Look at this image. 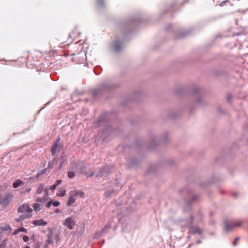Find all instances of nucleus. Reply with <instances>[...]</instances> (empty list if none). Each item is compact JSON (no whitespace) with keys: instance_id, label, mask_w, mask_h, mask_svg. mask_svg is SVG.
Instances as JSON below:
<instances>
[{"instance_id":"f257e3e1","label":"nucleus","mask_w":248,"mask_h":248,"mask_svg":"<svg viewBox=\"0 0 248 248\" xmlns=\"http://www.w3.org/2000/svg\"><path fill=\"white\" fill-rule=\"evenodd\" d=\"M243 222L241 220L235 223L233 220L225 219L224 221V230L227 232H230L234 227L241 226Z\"/></svg>"},{"instance_id":"f03ea898","label":"nucleus","mask_w":248,"mask_h":248,"mask_svg":"<svg viewBox=\"0 0 248 248\" xmlns=\"http://www.w3.org/2000/svg\"><path fill=\"white\" fill-rule=\"evenodd\" d=\"M202 215L200 212H199L195 217L191 216L188 218L186 220V223L182 224V227H188L190 226L192 222H199L202 220Z\"/></svg>"},{"instance_id":"7ed1b4c3","label":"nucleus","mask_w":248,"mask_h":248,"mask_svg":"<svg viewBox=\"0 0 248 248\" xmlns=\"http://www.w3.org/2000/svg\"><path fill=\"white\" fill-rule=\"evenodd\" d=\"M14 198V195L11 193L6 194L4 197L0 195V205L3 206H7Z\"/></svg>"},{"instance_id":"20e7f679","label":"nucleus","mask_w":248,"mask_h":248,"mask_svg":"<svg viewBox=\"0 0 248 248\" xmlns=\"http://www.w3.org/2000/svg\"><path fill=\"white\" fill-rule=\"evenodd\" d=\"M111 88V86L108 83H103L99 87L95 89L92 92V95L95 96L103 92L108 90Z\"/></svg>"},{"instance_id":"39448f33","label":"nucleus","mask_w":248,"mask_h":248,"mask_svg":"<svg viewBox=\"0 0 248 248\" xmlns=\"http://www.w3.org/2000/svg\"><path fill=\"white\" fill-rule=\"evenodd\" d=\"M84 195V193L81 191H76L73 192V193L71 194L70 196L69 197L68 201L67 203V206H70L75 202V198L76 197L79 196L80 198H82Z\"/></svg>"},{"instance_id":"423d86ee","label":"nucleus","mask_w":248,"mask_h":248,"mask_svg":"<svg viewBox=\"0 0 248 248\" xmlns=\"http://www.w3.org/2000/svg\"><path fill=\"white\" fill-rule=\"evenodd\" d=\"M64 226H66L69 229L72 230L76 225L75 218L73 217H67L63 222Z\"/></svg>"},{"instance_id":"0eeeda50","label":"nucleus","mask_w":248,"mask_h":248,"mask_svg":"<svg viewBox=\"0 0 248 248\" xmlns=\"http://www.w3.org/2000/svg\"><path fill=\"white\" fill-rule=\"evenodd\" d=\"M32 212V209L29 207L27 203H24L20 205L17 209V212L18 213H26L31 214Z\"/></svg>"},{"instance_id":"6e6552de","label":"nucleus","mask_w":248,"mask_h":248,"mask_svg":"<svg viewBox=\"0 0 248 248\" xmlns=\"http://www.w3.org/2000/svg\"><path fill=\"white\" fill-rule=\"evenodd\" d=\"M83 162L79 163L76 165L75 167L72 166V170L73 171H69L68 173V177L70 178H73L75 177V172H81L83 171V170H79L77 168V167L80 166V165L82 164Z\"/></svg>"},{"instance_id":"1a4fd4ad","label":"nucleus","mask_w":248,"mask_h":248,"mask_svg":"<svg viewBox=\"0 0 248 248\" xmlns=\"http://www.w3.org/2000/svg\"><path fill=\"white\" fill-rule=\"evenodd\" d=\"M59 140L60 139L56 140L55 142L54 143L53 146L51 147V152L52 155H55L59 151L60 149V146H59Z\"/></svg>"},{"instance_id":"9d476101","label":"nucleus","mask_w":248,"mask_h":248,"mask_svg":"<svg viewBox=\"0 0 248 248\" xmlns=\"http://www.w3.org/2000/svg\"><path fill=\"white\" fill-rule=\"evenodd\" d=\"M189 232L193 234H197L200 235L202 233V230L199 227L191 226L189 227Z\"/></svg>"},{"instance_id":"9b49d317","label":"nucleus","mask_w":248,"mask_h":248,"mask_svg":"<svg viewBox=\"0 0 248 248\" xmlns=\"http://www.w3.org/2000/svg\"><path fill=\"white\" fill-rule=\"evenodd\" d=\"M122 43L119 40H116L113 43V49L116 53H119L122 48Z\"/></svg>"},{"instance_id":"f8f14e48","label":"nucleus","mask_w":248,"mask_h":248,"mask_svg":"<svg viewBox=\"0 0 248 248\" xmlns=\"http://www.w3.org/2000/svg\"><path fill=\"white\" fill-rule=\"evenodd\" d=\"M111 169L108 166L101 168L99 172L96 174V177H100L104 174H107L108 172H111Z\"/></svg>"},{"instance_id":"ddd939ff","label":"nucleus","mask_w":248,"mask_h":248,"mask_svg":"<svg viewBox=\"0 0 248 248\" xmlns=\"http://www.w3.org/2000/svg\"><path fill=\"white\" fill-rule=\"evenodd\" d=\"M32 224L37 226H45L47 223L46 221L42 219L35 220L32 221Z\"/></svg>"},{"instance_id":"4468645a","label":"nucleus","mask_w":248,"mask_h":248,"mask_svg":"<svg viewBox=\"0 0 248 248\" xmlns=\"http://www.w3.org/2000/svg\"><path fill=\"white\" fill-rule=\"evenodd\" d=\"M23 181L20 180V179H17L16 180L13 184V186L14 187V188H17L18 187V186H20L22 185L23 184Z\"/></svg>"},{"instance_id":"2eb2a0df","label":"nucleus","mask_w":248,"mask_h":248,"mask_svg":"<svg viewBox=\"0 0 248 248\" xmlns=\"http://www.w3.org/2000/svg\"><path fill=\"white\" fill-rule=\"evenodd\" d=\"M48 200V198H47L45 196H44L43 197H36L35 199V201L36 202H38L44 203V202H46V201H47Z\"/></svg>"},{"instance_id":"dca6fc26","label":"nucleus","mask_w":248,"mask_h":248,"mask_svg":"<svg viewBox=\"0 0 248 248\" xmlns=\"http://www.w3.org/2000/svg\"><path fill=\"white\" fill-rule=\"evenodd\" d=\"M62 183V181L61 180H58L56 181L55 184H54L53 185H52L50 187L49 189L52 191L54 190L57 186L59 185Z\"/></svg>"},{"instance_id":"f3484780","label":"nucleus","mask_w":248,"mask_h":248,"mask_svg":"<svg viewBox=\"0 0 248 248\" xmlns=\"http://www.w3.org/2000/svg\"><path fill=\"white\" fill-rule=\"evenodd\" d=\"M44 185L43 184H41L39 185L37 190H36V194H40L42 191L44 190Z\"/></svg>"},{"instance_id":"a211bd4d","label":"nucleus","mask_w":248,"mask_h":248,"mask_svg":"<svg viewBox=\"0 0 248 248\" xmlns=\"http://www.w3.org/2000/svg\"><path fill=\"white\" fill-rule=\"evenodd\" d=\"M31 214H23L19 216V217L22 219V220L26 219L29 218L31 217Z\"/></svg>"},{"instance_id":"6ab92c4d","label":"nucleus","mask_w":248,"mask_h":248,"mask_svg":"<svg viewBox=\"0 0 248 248\" xmlns=\"http://www.w3.org/2000/svg\"><path fill=\"white\" fill-rule=\"evenodd\" d=\"M66 190L64 189H61L59 191V193H57V196L60 197H63L65 195Z\"/></svg>"},{"instance_id":"aec40b11","label":"nucleus","mask_w":248,"mask_h":248,"mask_svg":"<svg viewBox=\"0 0 248 248\" xmlns=\"http://www.w3.org/2000/svg\"><path fill=\"white\" fill-rule=\"evenodd\" d=\"M32 207L33 208L34 210L35 211H39L41 209L40 208V205L37 203L33 204Z\"/></svg>"},{"instance_id":"412c9836","label":"nucleus","mask_w":248,"mask_h":248,"mask_svg":"<svg viewBox=\"0 0 248 248\" xmlns=\"http://www.w3.org/2000/svg\"><path fill=\"white\" fill-rule=\"evenodd\" d=\"M110 228V225H107L105 227L101 230L102 233H106L108 232V230Z\"/></svg>"},{"instance_id":"4be33fe9","label":"nucleus","mask_w":248,"mask_h":248,"mask_svg":"<svg viewBox=\"0 0 248 248\" xmlns=\"http://www.w3.org/2000/svg\"><path fill=\"white\" fill-rule=\"evenodd\" d=\"M114 190H110L108 191H107L105 193V196L107 197H108L110 196L113 193H114Z\"/></svg>"},{"instance_id":"5701e85b","label":"nucleus","mask_w":248,"mask_h":248,"mask_svg":"<svg viewBox=\"0 0 248 248\" xmlns=\"http://www.w3.org/2000/svg\"><path fill=\"white\" fill-rule=\"evenodd\" d=\"M49 188H48L47 187H45L44 190V192H45V193H44V196H45L47 198H48V196H49V194H48V192H49Z\"/></svg>"},{"instance_id":"b1692460","label":"nucleus","mask_w":248,"mask_h":248,"mask_svg":"<svg viewBox=\"0 0 248 248\" xmlns=\"http://www.w3.org/2000/svg\"><path fill=\"white\" fill-rule=\"evenodd\" d=\"M47 237L48 239L46 240V244H47V245L53 244V241L51 240L52 236L48 235Z\"/></svg>"},{"instance_id":"393cba45","label":"nucleus","mask_w":248,"mask_h":248,"mask_svg":"<svg viewBox=\"0 0 248 248\" xmlns=\"http://www.w3.org/2000/svg\"><path fill=\"white\" fill-rule=\"evenodd\" d=\"M97 4L99 7H103L104 4L103 0H97Z\"/></svg>"},{"instance_id":"a878e982","label":"nucleus","mask_w":248,"mask_h":248,"mask_svg":"<svg viewBox=\"0 0 248 248\" xmlns=\"http://www.w3.org/2000/svg\"><path fill=\"white\" fill-rule=\"evenodd\" d=\"M248 11V8H247L246 9H238L237 10V12L238 13H243V14H245L246 13H247V12Z\"/></svg>"},{"instance_id":"bb28decb","label":"nucleus","mask_w":248,"mask_h":248,"mask_svg":"<svg viewBox=\"0 0 248 248\" xmlns=\"http://www.w3.org/2000/svg\"><path fill=\"white\" fill-rule=\"evenodd\" d=\"M52 204L54 206V207H57L58 206L60 205V203L58 201H53L52 202Z\"/></svg>"},{"instance_id":"cd10ccee","label":"nucleus","mask_w":248,"mask_h":248,"mask_svg":"<svg viewBox=\"0 0 248 248\" xmlns=\"http://www.w3.org/2000/svg\"><path fill=\"white\" fill-rule=\"evenodd\" d=\"M18 231H19V232H24L25 233L27 232V229L24 228V227H21L18 228Z\"/></svg>"},{"instance_id":"c85d7f7f","label":"nucleus","mask_w":248,"mask_h":248,"mask_svg":"<svg viewBox=\"0 0 248 248\" xmlns=\"http://www.w3.org/2000/svg\"><path fill=\"white\" fill-rule=\"evenodd\" d=\"M52 200H51L49 202H48L46 204V207L48 208H49L52 205Z\"/></svg>"},{"instance_id":"c756f323","label":"nucleus","mask_w":248,"mask_h":248,"mask_svg":"<svg viewBox=\"0 0 248 248\" xmlns=\"http://www.w3.org/2000/svg\"><path fill=\"white\" fill-rule=\"evenodd\" d=\"M23 240L25 242H27L29 240V238L28 236H24L23 237Z\"/></svg>"},{"instance_id":"7c9ffc66","label":"nucleus","mask_w":248,"mask_h":248,"mask_svg":"<svg viewBox=\"0 0 248 248\" xmlns=\"http://www.w3.org/2000/svg\"><path fill=\"white\" fill-rule=\"evenodd\" d=\"M31 188H27L26 189L24 190L22 193H29L31 191Z\"/></svg>"},{"instance_id":"2f4dec72","label":"nucleus","mask_w":248,"mask_h":248,"mask_svg":"<svg viewBox=\"0 0 248 248\" xmlns=\"http://www.w3.org/2000/svg\"><path fill=\"white\" fill-rule=\"evenodd\" d=\"M239 239V238L237 237L235 239V241L233 242V246H236V242H237V241Z\"/></svg>"},{"instance_id":"473e14b6","label":"nucleus","mask_w":248,"mask_h":248,"mask_svg":"<svg viewBox=\"0 0 248 248\" xmlns=\"http://www.w3.org/2000/svg\"><path fill=\"white\" fill-rule=\"evenodd\" d=\"M94 174V172H92L90 174H87V176L88 177H90L93 176Z\"/></svg>"},{"instance_id":"72a5a7b5","label":"nucleus","mask_w":248,"mask_h":248,"mask_svg":"<svg viewBox=\"0 0 248 248\" xmlns=\"http://www.w3.org/2000/svg\"><path fill=\"white\" fill-rule=\"evenodd\" d=\"M231 98H232L231 95H230V94L228 95L227 96V101H230L231 99Z\"/></svg>"},{"instance_id":"f704fd0d","label":"nucleus","mask_w":248,"mask_h":248,"mask_svg":"<svg viewBox=\"0 0 248 248\" xmlns=\"http://www.w3.org/2000/svg\"><path fill=\"white\" fill-rule=\"evenodd\" d=\"M19 232V231H18V229H17L13 233V234L14 235H16V234H17Z\"/></svg>"},{"instance_id":"c9c22d12","label":"nucleus","mask_w":248,"mask_h":248,"mask_svg":"<svg viewBox=\"0 0 248 248\" xmlns=\"http://www.w3.org/2000/svg\"><path fill=\"white\" fill-rule=\"evenodd\" d=\"M16 220L17 222H20L22 221V219L19 217L18 218H16Z\"/></svg>"},{"instance_id":"e433bc0d","label":"nucleus","mask_w":248,"mask_h":248,"mask_svg":"<svg viewBox=\"0 0 248 248\" xmlns=\"http://www.w3.org/2000/svg\"><path fill=\"white\" fill-rule=\"evenodd\" d=\"M55 239L57 240V241H59V235L57 234L55 236Z\"/></svg>"},{"instance_id":"4c0bfd02","label":"nucleus","mask_w":248,"mask_h":248,"mask_svg":"<svg viewBox=\"0 0 248 248\" xmlns=\"http://www.w3.org/2000/svg\"><path fill=\"white\" fill-rule=\"evenodd\" d=\"M55 212L56 213H60L61 212V210L59 209H56L55 211Z\"/></svg>"},{"instance_id":"58836bf2","label":"nucleus","mask_w":248,"mask_h":248,"mask_svg":"<svg viewBox=\"0 0 248 248\" xmlns=\"http://www.w3.org/2000/svg\"><path fill=\"white\" fill-rule=\"evenodd\" d=\"M200 91L199 89L198 88H196L195 89V93L199 92Z\"/></svg>"},{"instance_id":"ea45409f","label":"nucleus","mask_w":248,"mask_h":248,"mask_svg":"<svg viewBox=\"0 0 248 248\" xmlns=\"http://www.w3.org/2000/svg\"><path fill=\"white\" fill-rule=\"evenodd\" d=\"M44 248H48V245L47 244H46L44 246Z\"/></svg>"},{"instance_id":"a19ab883","label":"nucleus","mask_w":248,"mask_h":248,"mask_svg":"<svg viewBox=\"0 0 248 248\" xmlns=\"http://www.w3.org/2000/svg\"><path fill=\"white\" fill-rule=\"evenodd\" d=\"M196 200V197L195 196L192 198V201H194Z\"/></svg>"},{"instance_id":"79ce46f5","label":"nucleus","mask_w":248,"mask_h":248,"mask_svg":"<svg viewBox=\"0 0 248 248\" xmlns=\"http://www.w3.org/2000/svg\"><path fill=\"white\" fill-rule=\"evenodd\" d=\"M197 103H198V104H201V102L200 101V100H197Z\"/></svg>"},{"instance_id":"37998d69","label":"nucleus","mask_w":248,"mask_h":248,"mask_svg":"<svg viewBox=\"0 0 248 248\" xmlns=\"http://www.w3.org/2000/svg\"><path fill=\"white\" fill-rule=\"evenodd\" d=\"M25 248H31L29 246H26Z\"/></svg>"},{"instance_id":"c03bdc74","label":"nucleus","mask_w":248,"mask_h":248,"mask_svg":"<svg viewBox=\"0 0 248 248\" xmlns=\"http://www.w3.org/2000/svg\"><path fill=\"white\" fill-rule=\"evenodd\" d=\"M226 1H227L226 0H225V1H223V2H222V3H225Z\"/></svg>"},{"instance_id":"a18cd8bd","label":"nucleus","mask_w":248,"mask_h":248,"mask_svg":"<svg viewBox=\"0 0 248 248\" xmlns=\"http://www.w3.org/2000/svg\"><path fill=\"white\" fill-rule=\"evenodd\" d=\"M62 164H61V165H60V167H62Z\"/></svg>"}]
</instances>
